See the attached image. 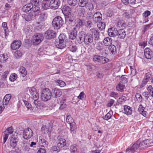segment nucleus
I'll list each match as a JSON object with an SVG mask.
<instances>
[{"label": "nucleus", "instance_id": "f257e3e1", "mask_svg": "<svg viewBox=\"0 0 153 153\" xmlns=\"http://www.w3.org/2000/svg\"><path fill=\"white\" fill-rule=\"evenodd\" d=\"M67 39H56L55 45L56 48L59 49H62L66 46H69L71 42H67Z\"/></svg>", "mask_w": 153, "mask_h": 153}, {"label": "nucleus", "instance_id": "f03ea898", "mask_svg": "<svg viewBox=\"0 0 153 153\" xmlns=\"http://www.w3.org/2000/svg\"><path fill=\"white\" fill-rule=\"evenodd\" d=\"M63 24V19L60 16H56L53 19L52 25L55 29H59Z\"/></svg>", "mask_w": 153, "mask_h": 153}, {"label": "nucleus", "instance_id": "7ed1b4c3", "mask_svg": "<svg viewBox=\"0 0 153 153\" xmlns=\"http://www.w3.org/2000/svg\"><path fill=\"white\" fill-rule=\"evenodd\" d=\"M51 97V93L49 89H43L41 95V100L44 101H47L50 100Z\"/></svg>", "mask_w": 153, "mask_h": 153}, {"label": "nucleus", "instance_id": "20e7f679", "mask_svg": "<svg viewBox=\"0 0 153 153\" xmlns=\"http://www.w3.org/2000/svg\"><path fill=\"white\" fill-rule=\"evenodd\" d=\"M139 147V144L135 143L127 148L126 150V153H137Z\"/></svg>", "mask_w": 153, "mask_h": 153}, {"label": "nucleus", "instance_id": "39448f33", "mask_svg": "<svg viewBox=\"0 0 153 153\" xmlns=\"http://www.w3.org/2000/svg\"><path fill=\"white\" fill-rule=\"evenodd\" d=\"M94 62H98L100 64H105L108 62L109 59L107 58L100 56L95 55L93 58Z\"/></svg>", "mask_w": 153, "mask_h": 153}, {"label": "nucleus", "instance_id": "423d86ee", "mask_svg": "<svg viewBox=\"0 0 153 153\" xmlns=\"http://www.w3.org/2000/svg\"><path fill=\"white\" fill-rule=\"evenodd\" d=\"M84 25V22L79 19H76L74 21V25L73 26V29H79Z\"/></svg>", "mask_w": 153, "mask_h": 153}, {"label": "nucleus", "instance_id": "0eeeda50", "mask_svg": "<svg viewBox=\"0 0 153 153\" xmlns=\"http://www.w3.org/2000/svg\"><path fill=\"white\" fill-rule=\"evenodd\" d=\"M33 132L32 130L28 128L24 130L23 137L25 139H28L33 136Z\"/></svg>", "mask_w": 153, "mask_h": 153}, {"label": "nucleus", "instance_id": "6e6552de", "mask_svg": "<svg viewBox=\"0 0 153 153\" xmlns=\"http://www.w3.org/2000/svg\"><path fill=\"white\" fill-rule=\"evenodd\" d=\"M60 4L59 0H51L50 3V7L54 10L57 9Z\"/></svg>", "mask_w": 153, "mask_h": 153}, {"label": "nucleus", "instance_id": "1a4fd4ad", "mask_svg": "<svg viewBox=\"0 0 153 153\" xmlns=\"http://www.w3.org/2000/svg\"><path fill=\"white\" fill-rule=\"evenodd\" d=\"M29 92L33 99H38L39 95L36 90L34 87H31L29 89Z\"/></svg>", "mask_w": 153, "mask_h": 153}, {"label": "nucleus", "instance_id": "9d476101", "mask_svg": "<svg viewBox=\"0 0 153 153\" xmlns=\"http://www.w3.org/2000/svg\"><path fill=\"white\" fill-rule=\"evenodd\" d=\"M49 126H47L43 125L41 129V131L43 134H49L51 133V131L52 127L50 123L49 124Z\"/></svg>", "mask_w": 153, "mask_h": 153}, {"label": "nucleus", "instance_id": "9b49d317", "mask_svg": "<svg viewBox=\"0 0 153 153\" xmlns=\"http://www.w3.org/2000/svg\"><path fill=\"white\" fill-rule=\"evenodd\" d=\"M88 35V38H97L99 37L97 31L94 29H91Z\"/></svg>", "mask_w": 153, "mask_h": 153}, {"label": "nucleus", "instance_id": "f8f14e48", "mask_svg": "<svg viewBox=\"0 0 153 153\" xmlns=\"http://www.w3.org/2000/svg\"><path fill=\"white\" fill-rule=\"evenodd\" d=\"M56 32L53 30H48L45 32L44 36L47 38H54L56 37Z\"/></svg>", "mask_w": 153, "mask_h": 153}, {"label": "nucleus", "instance_id": "ddd939ff", "mask_svg": "<svg viewBox=\"0 0 153 153\" xmlns=\"http://www.w3.org/2000/svg\"><path fill=\"white\" fill-rule=\"evenodd\" d=\"M74 19L73 17L68 18L66 19V23L67 25L66 28L68 30H70L71 28H73V26L74 22Z\"/></svg>", "mask_w": 153, "mask_h": 153}, {"label": "nucleus", "instance_id": "4468645a", "mask_svg": "<svg viewBox=\"0 0 153 153\" xmlns=\"http://www.w3.org/2000/svg\"><path fill=\"white\" fill-rule=\"evenodd\" d=\"M153 53V52L149 48H146L144 50V54L145 57L147 59H151Z\"/></svg>", "mask_w": 153, "mask_h": 153}, {"label": "nucleus", "instance_id": "2eb2a0df", "mask_svg": "<svg viewBox=\"0 0 153 153\" xmlns=\"http://www.w3.org/2000/svg\"><path fill=\"white\" fill-rule=\"evenodd\" d=\"M102 16L100 12H96L94 15L93 18L94 21L96 22H100L102 19Z\"/></svg>", "mask_w": 153, "mask_h": 153}, {"label": "nucleus", "instance_id": "dca6fc26", "mask_svg": "<svg viewBox=\"0 0 153 153\" xmlns=\"http://www.w3.org/2000/svg\"><path fill=\"white\" fill-rule=\"evenodd\" d=\"M127 25L123 20H119L117 24V26L119 30H124L126 28Z\"/></svg>", "mask_w": 153, "mask_h": 153}, {"label": "nucleus", "instance_id": "f3484780", "mask_svg": "<svg viewBox=\"0 0 153 153\" xmlns=\"http://www.w3.org/2000/svg\"><path fill=\"white\" fill-rule=\"evenodd\" d=\"M56 143L57 146L61 148L64 146L66 144V140L65 139L60 137H58Z\"/></svg>", "mask_w": 153, "mask_h": 153}, {"label": "nucleus", "instance_id": "a211bd4d", "mask_svg": "<svg viewBox=\"0 0 153 153\" xmlns=\"http://www.w3.org/2000/svg\"><path fill=\"white\" fill-rule=\"evenodd\" d=\"M21 45V41L19 40L15 41L11 45V48L13 50H16L19 48Z\"/></svg>", "mask_w": 153, "mask_h": 153}, {"label": "nucleus", "instance_id": "6ab92c4d", "mask_svg": "<svg viewBox=\"0 0 153 153\" xmlns=\"http://www.w3.org/2000/svg\"><path fill=\"white\" fill-rule=\"evenodd\" d=\"M63 13L65 16H68L71 14V8L68 6H64L62 9Z\"/></svg>", "mask_w": 153, "mask_h": 153}, {"label": "nucleus", "instance_id": "aec40b11", "mask_svg": "<svg viewBox=\"0 0 153 153\" xmlns=\"http://www.w3.org/2000/svg\"><path fill=\"white\" fill-rule=\"evenodd\" d=\"M118 31L116 28H110L108 30V34L109 36L111 37H114L117 34Z\"/></svg>", "mask_w": 153, "mask_h": 153}, {"label": "nucleus", "instance_id": "412c9836", "mask_svg": "<svg viewBox=\"0 0 153 153\" xmlns=\"http://www.w3.org/2000/svg\"><path fill=\"white\" fill-rule=\"evenodd\" d=\"M33 7V4L30 2L28 4L25 5L22 8V10L23 11L27 13Z\"/></svg>", "mask_w": 153, "mask_h": 153}, {"label": "nucleus", "instance_id": "4be33fe9", "mask_svg": "<svg viewBox=\"0 0 153 153\" xmlns=\"http://www.w3.org/2000/svg\"><path fill=\"white\" fill-rule=\"evenodd\" d=\"M124 113L127 115H130L132 113V110L131 107L127 105H124Z\"/></svg>", "mask_w": 153, "mask_h": 153}, {"label": "nucleus", "instance_id": "5701e85b", "mask_svg": "<svg viewBox=\"0 0 153 153\" xmlns=\"http://www.w3.org/2000/svg\"><path fill=\"white\" fill-rule=\"evenodd\" d=\"M35 16L30 12L28 14L24 16L25 20L27 21H30L34 19Z\"/></svg>", "mask_w": 153, "mask_h": 153}, {"label": "nucleus", "instance_id": "b1692460", "mask_svg": "<svg viewBox=\"0 0 153 153\" xmlns=\"http://www.w3.org/2000/svg\"><path fill=\"white\" fill-rule=\"evenodd\" d=\"M32 10L30 12L33 14L35 16L37 15L39 12V7L38 6H34L32 8Z\"/></svg>", "mask_w": 153, "mask_h": 153}, {"label": "nucleus", "instance_id": "393cba45", "mask_svg": "<svg viewBox=\"0 0 153 153\" xmlns=\"http://www.w3.org/2000/svg\"><path fill=\"white\" fill-rule=\"evenodd\" d=\"M73 28L70 30V33L69 34V38H75L77 35V30L73 29Z\"/></svg>", "mask_w": 153, "mask_h": 153}, {"label": "nucleus", "instance_id": "a878e982", "mask_svg": "<svg viewBox=\"0 0 153 153\" xmlns=\"http://www.w3.org/2000/svg\"><path fill=\"white\" fill-rule=\"evenodd\" d=\"M11 95L10 94H7L4 97L3 99V103L4 105H6L8 103L9 101L11 99Z\"/></svg>", "mask_w": 153, "mask_h": 153}, {"label": "nucleus", "instance_id": "bb28decb", "mask_svg": "<svg viewBox=\"0 0 153 153\" xmlns=\"http://www.w3.org/2000/svg\"><path fill=\"white\" fill-rule=\"evenodd\" d=\"M2 26L4 30L5 37H6L8 35V29L7 27V23L6 22H3Z\"/></svg>", "mask_w": 153, "mask_h": 153}, {"label": "nucleus", "instance_id": "cd10ccee", "mask_svg": "<svg viewBox=\"0 0 153 153\" xmlns=\"http://www.w3.org/2000/svg\"><path fill=\"white\" fill-rule=\"evenodd\" d=\"M117 90L120 92H122L125 90V86L121 82H119L116 86Z\"/></svg>", "mask_w": 153, "mask_h": 153}, {"label": "nucleus", "instance_id": "c85d7f7f", "mask_svg": "<svg viewBox=\"0 0 153 153\" xmlns=\"http://www.w3.org/2000/svg\"><path fill=\"white\" fill-rule=\"evenodd\" d=\"M19 71L20 76L22 77H25L27 75V71L25 68L23 67H20Z\"/></svg>", "mask_w": 153, "mask_h": 153}, {"label": "nucleus", "instance_id": "c756f323", "mask_svg": "<svg viewBox=\"0 0 153 153\" xmlns=\"http://www.w3.org/2000/svg\"><path fill=\"white\" fill-rule=\"evenodd\" d=\"M117 35L119 38H124L126 35V32L123 30H119Z\"/></svg>", "mask_w": 153, "mask_h": 153}, {"label": "nucleus", "instance_id": "7c9ffc66", "mask_svg": "<svg viewBox=\"0 0 153 153\" xmlns=\"http://www.w3.org/2000/svg\"><path fill=\"white\" fill-rule=\"evenodd\" d=\"M70 150L71 153H77V146L76 144L72 145L70 147Z\"/></svg>", "mask_w": 153, "mask_h": 153}, {"label": "nucleus", "instance_id": "2f4dec72", "mask_svg": "<svg viewBox=\"0 0 153 153\" xmlns=\"http://www.w3.org/2000/svg\"><path fill=\"white\" fill-rule=\"evenodd\" d=\"M70 125V130L72 133L75 134L76 132V126L75 122L72 123Z\"/></svg>", "mask_w": 153, "mask_h": 153}, {"label": "nucleus", "instance_id": "473e14b6", "mask_svg": "<svg viewBox=\"0 0 153 153\" xmlns=\"http://www.w3.org/2000/svg\"><path fill=\"white\" fill-rule=\"evenodd\" d=\"M53 93L56 98L60 97L62 94V92L60 89L55 88L54 89Z\"/></svg>", "mask_w": 153, "mask_h": 153}, {"label": "nucleus", "instance_id": "72a5a7b5", "mask_svg": "<svg viewBox=\"0 0 153 153\" xmlns=\"http://www.w3.org/2000/svg\"><path fill=\"white\" fill-rule=\"evenodd\" d=\"M123 3L125 5L129 4L133 5L135 4L136 0H121Z\"/></svg>", "mask_w": 153, "mask_h": 153}, {"label": "nucleus", "instance_id": "f704fd0d", "mask_svg": "<svg viewBox=\"0 0 153 153\" xmlns=\"http://www.w3.org/2000/svg\"><path fill=\"white\" fill-rule=\"evenodd\" d=\"M17 140L12 137L10 138V145L12 147H15L17 144Z\"/></svg>", "mask_w": 153, "mask_h": 153}, {"label": "nucleus", "instance_id": "c9c22d12", "mask_svg": "<svg viewBox=\"0 0 153 153\" xmlns=\"http://www.w3.org/2000/svg\"><path fill=\"white\" fill-rule=\"evenodd\" d=\"M48 14L46 12H43L41 13L39 19L40 21H44L47 18Z\"/></svg>", "mask_w": 153, "mask_h": 153}, {"label": "nucleus", "instance_id": "e433bc0d", "mask_svg": "<svg viewBox=\"0 0 153 153\" xmlns=\"http://www.w3.org/2000/svg\"><path fill=\"white\" fill-rule=\"evenodd\" d=\"M108 50L113 54H115L117 53L116 47L113 45H110L108 47Z\"/></svg>", "mask_w": 153, "mask_h": 153}, {"label": "nucleus", "instance_id": "4c0bfd02", "mask_svg": "<svg viewBox=\"0 0 153 153\" xmlns=\"http://www.w3.org/2000/svg\"><path fill=\"white\" fill-rule=\"evenodd\" d=\"M104 46L102 44L100 43H99L97 44L96 46V48L99 51H102L101 53L102 54L104 53V52L105 51V49L103 48Z\"/></svg>", "mask_w": 153, "mask_h": 153}, {"label": "nucleus", "instance_id": "58836bf2", "mask_svg": "<svg viewBox=\"0 0 153 153\" xmlns=\"http://www.w3.org/2000/svg\"><path fill=\"white\" fill-rule=\"evenodd\" d=\"M88 3V0H79L78 4L79 6L83 7L86 6Z\"/></svg>", "mask_w": 153, "mask_h": 153}, {"label": "nucleus", "instance_id": "ea45409f", "mask_svg": "<svg viewBox=\"0 0 153 153\" xmlns=\"http://www.w3.org/2000/svg\"><path fill=\"white\" fill-rule=\"evenodd\" d=\"M60 147L54 146H53L51 149V151L53 153H57L60 151Z\"/></svg>", "mask_w": 153, "mask_h": 153}, {"label": "nucleus", "instance_id": "a19ab883", "mask_svg": "<svg viewBox=\"0 0 153 153\" xmlns=\"http://www.w3.org/2000/svg\"><path fill=\"white\" fill-rule=\"evenodd\" d=\"M19 19V15L17 13H15L13 16V19L12 20V22L14 24L18 22Z\"/></svg>", "mask_w": 153, "mask_h": 153}, {"label": "nucleus", "instance_id": "79ce46f5", "mask_svg": "<svg viewBox=\"0 0 153 153\" xmlns=\"http://www.w3.org/2000/svg\"><path fill=\"white\" fill-rule=\"evenodd\" d=\"M39 143L40 144L43 146H47L48 143L44 138H41L39 139Z\"/></svg>", "mask_w": 153, "mask_h": 153}, {"label": "nucleus", "instance_id": "37998d69", "mask_svg": "<svg viewBox=\"0 0 153 153\" xmlns=\"http://www.w3.org/2000/svg\"><path fill=\"white\" fill-rule=\"evenodd\" d=\"M38 99H33L34 100L33 103L36 108H39L41 106L42 103L41 102L38 100Z\"/></svg>", "mask_w": 153, "mask_h": 153}, {"label": "nucleus", "instance_id": "c03bdc74", "mask_svg": "<svg viewBox=\"0 0 153 153\" xmlns=\"http://www.w3.org/2000/svg\"><path fill=\"white\" fill-rule=\"evenodd\" d=\"M66 122L69 124L74 122L73 119L71 117V116L68 114L67 115Z\"/></svg>", "mask_w": 153, "mask_h": 153}, {"label": "nucleus", "instance_id": "a18cd8bd", "mask_svg": "<svg viewBox=\"0 0 153 153\" xmlns=\"http://www.w3.org/2000/svg\"><path fill=\"white\" fill-rule=\"evenodd\" d=\"M143 143L146 144L147 147L151 146L153 145L152 144L153 143L152 142V140L150 139H148L144 140Z\"/></svg>", "mask_w": 153, "mask_h": 153}, {"label": "nucleus", "instance_id": "49530a36", "mask_svg": "<svg viewBox=\"0 0 153 153\" xmlns=\"http://www.w3.org/2000/svg\"><path fill=\"white\" fill-rule=\"evenodd\" d=\"M17 75L15 73L11 74L9 77L10 80L12 82H13L17 78Z\"/></svg>", "mask_w": 153, "mask_h": 153}, {"label": "nucleus", "instance_id": "de8ad7c7", "mask_svg": "<svg viewBox=\"0 0 153 153\" xmlns=\"http://www.w3.org/2000/svg\"><path fill=\"white\" fill-rule=\"evenodd\" d=\"M55 82L57 85H59L61 87H64L66 85L65 82L61 80H58L57 81H55Z\"/></svg>", "mask_w": 153, "mask_h": 153}, {"label": "nucleus", "instance_id": "09e8293b", "mask_svg": "<svg viewBox=\"0 0 153 153\" xmlns=\"http://www.w3.org/2000/svg\"><path fill=\"white\" fill-rule=\"evenodd\" d=\"M103 43L105 46H108L112 43L111 39H104Z\"/></svg>", "mask_w": 153, "mask_h": 153}, {"label": "nucleus", "instance_id": "8fccbe9b", "mask_svg": "<svg viewBox=\"0 0 153 153\" xmlns=\"http://www.w3.org/2000/svg\"><path fill=\"white\" fill-rule=\"evenodd\" d=\"M68 3L69 5L71 6H74L77 4V0H68Z\"/></svg>", "mask_w": 153, "mask_h": 153}, {"label": "nucleus", "instance_id": "3c124183", "mask_svg": "<svg viewBox=\"0 0 153 153\" xmlns=\"http://www.w3.org/2000/svg\"><path fill=\"white\" fill-rule=\"evenodd\" d=\"M41 0H31L30 3L34 4V6H39L41 3Z\"/></svg>", "mask_w": 153, "mask_h": 153}, {"label": "nucleus", "instance_id": "603ef678", "mask_svg": "<svg viewBox=\"0 0 153 153\" xmlns=\"http://www.w3.org/2000/svg\"><path fill=\"white\" fill-rule=\"evenodd\" d=\"M44 24L42 22H37L36 27V29L37 30H40L42 29V27L43 26Z\"/></svg>", "mask_w": 153, "mask_h": 153}, {"label": "nucleus", "instance_id": "864d4df0", "mask_svg": "<svg viewBox=\"0 0 153 153\" xmlns=\"http://www.w3.org/2000/svg\"><path fill=\"white\" fill-rule=\"evenodd\" d=\"M97 26L100 29L102 30L105 28V25L103 22H99L97 24Z\"/></svg>", "mask_w": 153, "mask_h": 153}, {"label": "nucleus", "instance_id": "5fc2aeb1", "mask_svg": "<svg viewBox=\"0 0 153 153\" xmlns=\"http://www.w3.org/2000/svg\"><path fill=\"white\" fill-rule=\"evenodd\" d=\"M14 55L16 58H19L22 56V53L20 51L17 50L15 52Z\"/></svg>", "mask_w": 153, "mask_h": 153}, {"label": "nucleus", "instance_id": "6e6d98bb", "mask_svg": "<svg viewBox=\"0 0 153 153\" xmlns=\"http://www.w3.org/2000/svg\"><path fill=\"white\" fill-rule=\"evenodd\" d=\"M112 113L110 111L106 115L103 117L104 119L106 120H108L110 119L112 115Z\"/></svg>", "mask_w": 153, "mask_h": 153}, {"label": "nucleus", "instance_id": "4d7b16f0", "mask_svg": "<svg viewBox=\"0 0 153 153\" xmlns=\"http://www.w3.org/2000/svg\"><path fill=\"white\" fill-rule=\"evenodd\" d=\"M135 97L138 101L141 103L143 101V99L141 94L137 93L135 95Z\"/></svg>", "mask_w": 153, "mask_h": 153}, {"label": "nucleus", "instance_id": "13d9d810", "mask_svg": "<svg viewBox=\"0 0 153 153\" xmlns=\"http://www.w3.org/2000/svg\"><path fill=\"white\" fill-rule=\"evenodd\" d=\"M41 39H32V42L34 45H37L40 43L42 41Z\"/></svg>", "mask_w": 153, "mask_h": 153}, {"label": "nucleus", "instance_id": "bf43d9fd", "mask_svg": "<svg viewBox=\"0 0 153 153\" xmlns=\"http://www.w3.org/2000/svg\"><path fill=\"white\" fill-rule=\"evenodd\" d=\"M151 14V12L149 10H146L143 14V16L145 18H147V21H148V16Z\"/></svg>", "mask_w": 153, "mask_h": 153}, {"label": "nucleus", "instance_id": "052dcab7", "mask_svg": "<svg viewBox=\"0 0 153 153\" xmlns=\"http://www.w3.org/2000/svg\"><path fill=\"white\" fill-rule=\"evenodd\" d=\"M65 101L64 100L61 101L60 103V107L59 109H62L63 108H65L66 106V105L65 102Z\"/></svg>", "mask_w": 153, "mask_h": 153}, {"label": "nucleus", "instance_id": "680f3d73", "mask_svg": "<svg viewBox=\"0 0 153 153\" xmlns=\"http://www.w3.org/2000/svg\"><path fill=\"white\" fill-rule=\"evenodd\" d=\"M86 6L87 9L89 10V11H91L94 9V7L92 4L90 3H88Z\"/></svg>", "mask_w": 153, "mask_h": 153}, {"label": "nucleus", "instance_id": "e2e57ef3", "mask_svg": "<svg viewBox=\"0 0 153 153\" xmlns=\"http://www.w3.org/2000/svg\"><path fill=\"white\" fill-rule=\"evenodd\" d=\"M152 75V73L151 72H148L146 73L145 75L144 79L149 81V79L151 77Z\"/></svg>", "mask_w": 153, "mask_h": 153}, {"label": "nucleus", "instance_id": "0e129e2a", "mask_svg": "<svg viewBox=\"0 0 153 153\" xmlns=\"http://www.w3.org/2000/svg\"><path fill=\"white\" fill-rule=\"evenodd\" d=\"M13 131V129L12 127L11 126L8 128L7 129L4 131L5 132H6L9 134H12Z\"/></svg>", "mask_w": 153, "mask_h": 153}, {"label": "nucleus", "instance_id": "69168bd1", "mask_svg": "<svg viewBox=\"0 0 153 153\" xmlns=\"http://www.w3.org/2000/svg\"><path fill=\"white\" fill-rule=\"evenodd\" d=\"M33 38H42L43 37V36L42 34L41 33H36L33 36Z\"/></svg>", "mask_w": 153, "mask_h": 153}, {"label": "nucleus", "instance_id": "338daca9", "mask_svg": "<svg viewBox=\"0 0 153 153\" xmlns=\"http://www.w3.org/2000/svg\"><path fill=\"white\" fill-rule=\"evenodd\" d=\"M7 59V56L6 55L3 54L0 56V61L1 62H4Z\"/></svg>", "mask_w": 153, "mask_h": 153}, {"label": "nucleus", "instance_id": "774afa93", "mask_svg": "<svg viewBox=\"0 0 153 153\" xmlns=\"http://www.w3.org/2000/svg\"><path fill=\"white\" fill-rule=\"evenodd\" d=\"M85 13V10L84 8H80L79 9V13L80 14V16H83Z\"/></svg>", "mask_w": 153, "mask_h": 153}]
</instances>
